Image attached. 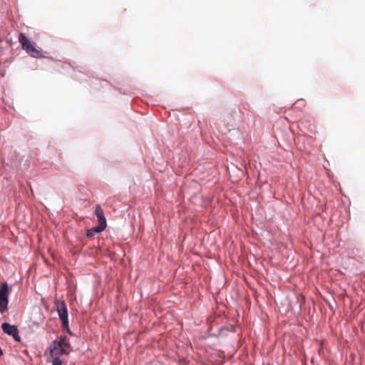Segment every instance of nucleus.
I'll return each mask as SVG.
<instances>
[{
	"mask_svg": "<svg viewBox=\"0 0 365 365\" xmlns=\"http://www.w3.org/2000/svg\"><path fill=\"white\" fill-rule=\"evenodd\" d=\"M72 351L69 339L66 336H61L55 339L49 346L51 357L59 358L62 355H68Z\"/></svg>",
	"mask_w": 365,
	"mask_h": 365,
	"instance_id": "1",
	"label": "nucleus"
},
{
	"mask_svg": "<svg viewBox=\"0 0 365 365\" xmlns=\"http://www.w3.org/2000/svg\"><path fill=\"white\" fill-rule=\"evenodd\" d=\"M19 41L22 49L26 51L31 56L37 58H42L43 56L41 51L36 48L24 34L21 33L19 34Z\"/></svg>",
	"mask_w": 365,
	"mask_h": 365,
	"instance_id": "2",
	"label": "nucleus"
},
{
	"mask_svg": "<svg viewBox=\"0 0 365 365\" xmlns=\"http://www.w3.org/2000/svg\"><path fill=\"white\" fill-rule=\"evenodd\" d=\"M55 305L56 307L59 318L62 322L63 329H64L67 331V333L71 335L72 333L68 326V309L65 301L57 300L55 302Z\"/></svg>",
	"mask_w": 365,
	"mask_h": 365,
	"instance_id": "3",
	"label": "nucleus"
},
{
	"mask_svg": "<svg viewBox=\"0 0 365 365\" xmlns=\"http://www.w3.org/2000/svg\"><path fill=\"white\" fill-rule=\"evenodd\" d=\"M11 291L7 283H3L0 288V312L3 314L8 309L9 296Z\"/></svg>",
	"mask_w": 365,
	"mask_h": 365,
	"instance_id": "4",
	"label": "nucleus"
},
{
	"mask_svg": "<svg viewBox=\"0 0 365 365\" xmlns=\"http://www.w3.org/2000/svg\"><path fill=\"white\" fill-rule=\"evenodd\" d=\"M95 214L98 217L99 225L98 227H94V230L96 232H101L106 227V220L104 216L103 210L99 205L96 207Z\"/></svg>",
	"mask_w": 365,
	"mask_h": 365,
	"instance_id": "5",
	"label": "nucleus"
},
{
	"mask_svg": "<svg viewBox=\"0 0 365 365\" xmlns=\"http://www.w3.org/2000/svg\"><path fill=\"white\" fill-rule=\"evenodd\" d=\"M1 328L4 333L12 336L16 341H20V336L19 335V330L14 325H11L8 323H3Z\"/></svg>",
	"mask_w": 365,
	"mask_h": 365,
	"instance_id": "6",
	"label": "nucleus"
},
{
	"mask_svg": "<svg viewBox=\"0 0 365 365\" xmlns=\"http://www.w3.org/2000/svg\"><path fill=\"white\" fill-rule=\"evenodd\" d=\"M52 365H62V361L59 358L51 357Z\"/></svg>",
	"mask_w": 365,
	"mask_h": 365,
	"instance_id": "7",
	"label": "nucleus"
},
{
	"mask_svg": "<svg viewBox=\"0 0 365 365\" xmlns=\"http://www.w3.org/2000/svg\"><path fill=\"white\" fill-rule=\"evenodd\" d=\"M93 232H95V230H94V228H93V230H88V234H87L88 237H91V236H93Z\"/></svg>",
	"mask_w": 365,
	"mask_h": 365,
	"instance_id": "8",
	"label": "nucleus"
}]
</instances>
